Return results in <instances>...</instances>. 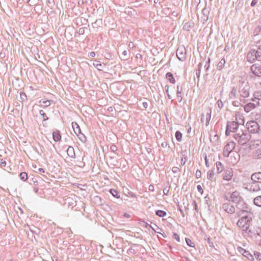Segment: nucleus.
<instances>
[{
	"instance_id": "f257e3e1",
	"label": "nucleus",
	"mask_w": 261,
	"mask_h": 261,
	"mask_svg": "<svg viewBox=\"0 0 261 261\" xmlns=\"http://www.w3.org/2000/svg\"><path fill=\"white\" fill-rule=\"evenodd\" d=\"M240 218L238 220L237 224L240 229L244 231L249 230L252 221V214L247 211L241 210L237 213Z\"/></svg>"
},
{
	"instance_id": "f03ea898",
	"label": "nucleus",
	"mask_w": 261,
	"mask_h": 261,
	"mask_svg": "<svg viewBox=\"0 0 261 261\" xmlns=\"http://www.w3.org/2000/svg\"><path fill=\"white\" fill-rule=\"evenodd\" d=\"M246 126L248 130L252 134H255L259 132V126L255 121H250L247 123Z\"/></svg>"
},
{
	"instance_id": "7ed1b4c3",
	"label": "nucleus",
	"mask_w": 261,
	"mask_h": 261,
	"mask_svg": "<svg viewBox=\"0 0 261 261\" xmlns=\"http://www.w3.org/2000/svg\"><path fill=\"white\" fill-rule=\"evenodd\" d=\"M235 143L233 142H228L224 147L223 150V154L224 156H227L229 153L234 149Z\"/></svg>"
},
{
	"instance_id": "20e7f679",
	"label": "nucleus",
	"mask_w": 261,
	"mask_h": 261,
	"mask_svg": "<svg viewBox=\"0 0 261 261\" xmlns=\"http://www.w3.org/2000/svg\"><path fill=\"white\" fill-rule=\"evenodd\" d=\"M186 50L183 47H179L176 51V56L180 61H184L186 58Z\"/></svg>"
},
{
	"instance_id": "39448f33",
	"label": "nucleus",
	"mask_w": 261,
	"mask_h": 261,
	"mask_svg": "<svg viewBox=\"0 0 261 261\" xmlns=\"http://www.w3.org/2000/svg\"><path fill=\"white\" fill-rule=\"evenodd\" d=\"M233 175V174L232 169H227L224 171L222 177L224 180L229 181L232 179Z\"/></svg>"
},
{
	"instance_id": "423d86ee",
	"label": "nucleus",
	"mask_w": 261,
	"mask_h": 261,
	"mask_svg": "<svg viewBox=\"0 0 261 261\" xmlns=\"http://www.w3.org/2000/svg\"><path fill=\"white\" fill-rule=\"evenodd\" d=\"M257 58H258V57L255 50H252L248 54L247 60L251 63L254 62Z\"/></svg>"
},
{
	"instance_id": "0eeeda50",
	"label": "nucleus",
	"mask_w": 261,
	"mask_h": 261,
	"mask_svg": "<svg viewBox=\"0 0 261 261\" xmlns=\"http://www.w3.org/2000/svg\"><path fill=\"white\" fill-rule=\"evenodd\" d=\"M237 128V124L234 122H232L227 126L226 130V135L228 136L230 135V132H234V129Z\"/></svg>"
},
{
	"instance_id": "6e6552de",
	"label": "nucleus",
	"mask_w": 261,
	"mask_h": 261,
	"mask_svg": "<svg viewBox=\"0 0 261 261\" xmlns=\"http://www.w3.org/2000/svg\"><path fill=\"white\" fill-rule=\"evenodd\" d=\"M71 124L74 133L80 139L82 140V139L79 137L80 135L81 134V130L80 126L76 122H72Z\"/></svg>"
},
{
	"instance_id": "1a4fd4ad",
	"label": "nucleus",
	"mask_w": 261,
	"mask_h": 261,
	"mask_svg": "<svg viewBox=\"0 0 261 261\" xmlns=\"http://www.w3.org/2000/svg\"><path fill=\"white\" fill-rule=\"evenodd\" d=\"M223 208L228 213L232 214L235 211L233 206L228 203H225L223 206Z\"/></svg>"
},
{
	"instance_id": "9d476101",
	"label": "nucleus",
	"mask_w": 261,
	"mask_h": 261,
	"mask_svg": "<svg viewBox=\"0 0 261 261\" xmlns=\"http://www.w3.org/2000/svg\"><path fill=\"white\" fill-rule=\"evenodd\" d=\"M251 180L255 182L261 183V172H256L251 176Z\"/></svg>"
},
{
	"instance_id": "9b49d317",
	"label": "nucleus",
	"mask_w": 261,
	"mask_h": 261,
	"mask_svg": "<svg viewBox=\"0 0 261 261\" xmlns=\"http://www.w3.org/2000/svg\"><path fill=\"white\" fill-rule=\"evenodd\" d=\"M243 252L242 253V255L247 258V259L250 261H254V257L253 255V254H251L249 251L242 249Z\"/></svg>"
},
{
	"instance_id": "f8f14e48",
	"label": "nucleus",
	"mask_w": 261,
	"mask_h": 261,
	"mask_svg": "<svg viewBox=\"0 0 261 261\" xmlns=\"http://www.w3.org/2000/svg\"><path fill=\"white\" fill-rule=\"evenodd\" d=\"M53 137L55 141L58 142L61 140V135L59 130H56L53 132Z\"/></svg>"
},
{
	"instance_id": "ddd939ff",
	"label": "nucleus",
	"mask_w": 261,
	"mask_h": 261,
	"mask_svg": "<svg viewBox=\"0 0 261 261\" xmlns=\"http://www.w3.org/2000/svg\"><path fill=\"white\" fill-rule=\"evenodd\" d=\"M67 154L71 158H75V154L73 147L69 146L67 149Z\"/></svg>"
},
{
	"instance_id": "4468645a",
	"label": "nucleus",
	"mask_w": 261,
	"mask_h": 261,
	"mask_svg": "<svg viewBox=\"0 0 261 261\" xmlns=\"http://www.w3.org/2000/svg\"><path fill=\"white\" fill-rule=\"evenodd\" d=\"M231 200L233 201H238L240 199L239 193L238 192H233L230 196Z\"/></svg>"
},
{
	"instance_id": "2eb2a0df",
	"label": "nucleus",
	"mask_w": 261,
	"mask_h": 261,
	"mask_svg": "<svg viewBox=\"0 0 261 261\" xmlns=\"http://www.w3.org/2000/svg\"><path fill=\"white\" fill-rule=\"evenodd\" d=\"M166 78L172 84H175L176 82V80L173 75V74L171 72H168L166 74Z\"/></svg>"
},
{
	"instance_id": "dca6fc26",
	"label": "nucleus",
	"mask_w": 261,
	"mask_h": 261,
	"mask_svg": "<svg viewBox=\"0 0 261 261\" xmlns=\"http://www.w3.org/2000/svg\"><path fill=\"white\" fill-rule=\"evenodd\" d=\"M93 64L98 70L101 71L102 70L103 65L99 61H96Z\"/></svg>"
},
{
	"instance_id": "f3484780",
	"label": "nucleus",
	"mask_w": 261,
	"mask_h": 261,
	"mask_svg": "<svg viewBox=\"0 0 261 261\" xmlns=\"http://www.w3.org/2000/svg\"><path fill=\"white\" fill-rule=\"evenodd\" d=\"M110 193L115 197L117 199L120 198V195L119 194V192L115 189H111L110 191Z\"/></svg>"
},
{
	"instance_id": "a211bd4d",
	"label": "nucleus",
	"mask_w": 261,
	"mask_h": 261,
	"mask_svg": "<svg viewBox=\"0 0 261 261\" xmlns=\"http://www.w3.org/2000/svg\"><path fill=\"white\" fill-rule=\"evenodd\" d=\"M254 203L258 206H261V196H258L254 198Z\"/></svg>"
},
{
	"instance_id": "6ab92c4d",
	"label": "nucleus",
	"mask_w": 261,
	"mask_h": 261,
	"mask_svg": "<svg viewBox=\"0 0 261 261\" xmlns=\"http://www.w3.org/2000/svg\"><path fill=\"white\" fill-rule=\"evenodd\" d=\"M216 167H217V172L218 173H220V172H221V171H222V169H223L222 164L221 162H217L216 163Z\"/></svg>"
},
{
	"instance_id": "aec40b11",
	"label": "nucleus",
	"mask_w": 261,
	"mask_h": 261,
	"mask_svg": "<svg viewBox=\"0 0 261 261\" xmlns=\"http://www.w3.org/2000/svg\"><path fill=\"white\" fill-rule=\"evenodd\" d=\"M253 255L254 259L255 258L257 261H261V253L258 251H254Z\"/></svg>"
},
{
	"instance_id": "412c9836",
	"label": "nucleus",
	"mask_w": 261,
	"mask_h": 261,
	"mask_svg": "<svg viewBox=\"0 0 261 261\" xmlns=\"http://www.w3.org/2000/svg\"><path fill=\"white\" fill-rule=\"evenodd\" d=\"M175 138L178 142H181L182 138V134L179 131H176L175 133Z\"/></svg>"
},
{
	"instance_id": "4be33fe9",
	"label": "nucleus",
	"mask_w": 261,
	"mask_h": 261,
	"mask_svg": "<svg viewBox=\"0 0 261 261\" xmlns=\"http://www.w3.org/2000/svg\"><path fill=\"white\" fill-rule=\"evenodd\" d=\"M19 177L23 181H26L28 178V174L25 172L20 173L19 174Z\"/></svg>"
},
{
	"instance_id": "5701e85b",
	"label": "nucleus",
	"mask_w": 261,
	"mask_h": 261,
	"mask_svg": "<svg viewBox=\"0 0 261 261\" xmlns=\"http://www.w3.org/2000/svg\"><path fill=\"white\" fill-rule=\"evenodd\" d=\"M253 105L252 103H249L245 106L244 110L246 112H249L251 109H253Z\"/></svg>"
},
{
	"instance_id": "b1692460",
	"label": "nucleus",
	"mask_w": 261,
	"mask_h": 261,
	"mask_svg": "<svg viewBox=\"0 0 261 261\" xmlns=\"http://www.w3.org/2000/svg\"><path fill=\"white\" fill-rule=\"evenodd\" d=\"M39 103L41 104H42V106H43V107H48L50 105V101L48 100H41L39 101Z\"/></svg>"
},
{
	"instance_id": "393cba45",
	"label": "nucleus",
	"mask_w": 261,
	"mask_h": 261,
	"mask_svg": "<svg viewBox=\"0 0 261 261\" xmlns=\"http://www.w3.org/2000/svg\"><path fill=\"white\" fill-rule=\"evenodd\" d=\"M156 214L160 217H163L166 215V213L164 211L158 210L156 212Z\"/></svg>"
},
{
	"instance_id": "a878e982",
	"label": "nucleus",
	"mask_w": 261,
	"mask_h": 261,
	"mask_svg": "<svg viewBox=\"0 0 261 261\" xmlns=\"http://www.w3.org/2000/svg\"><path fill=\"white\" fill-rule=\"evenodd\" d=\"M214 176V172L213 171L210 170L207 173V178L212 180Z\"/></svg>"
},
{
	"instance_id": "bb28decb",
	"label": "nucleus",
	"mask_w": 261,
	"mask_h": 261,
	"mask_svg": "<svg viewBox=\"0 0 261 261\" xmlns=\"http://www.w3.org/2000/svg\"><path fill=\"white\" fill-rule=\"evenodd\" d=\"M186 241L188 246L192 247H195V243L193 241H192L190 239H186Z\"/></svg>"
},
{
	"instance_id": "cd10ccee",
	"label": "nucleus",
	"mask_w": 261,
	"mask_h": 261,
	"mask_svg": "<svg viewBox=\"0 0 261 261\" xmlns=\"http://www.w3.org/2000/svg\"><path fill=\"white\" fill-rule=\"evenodd\" d=\"M39 113L42 116V118L43 120H46L48 119V117H47L46 114L43 112V110H40L39 111Z\"/></svg>"
},
{
	"instance_id": "c85d7f7f",
	"label": "nucleus",
	"mask_w": 261,
	"mask_h": 261,
	"mask_svg": "<svg viewBox=\"0 0 261 261\" xmlns=\"http://www.w3.org/2000/svg\"><path fill=\"white\" fill-rule=\"evenodd\" d=\"M201 175H202V174H201L200 170H197L196 171V173H195L196 177L197 178H200L201 177Z\"/></svg>"
},
{
	"instance_id": "c756f323",
	"label": "nucleus",
	"mask_w": 261,
	"mask_h": 261,
	"mask_svg": "<svg viewBox=\"0 0 261 261\" xmlns=\"http://www.w3.org/2000/svg\"><path fill=\"white\" fill-rule=\"evenodd\" d=\"M256 53L257 55L258 58H261V45L258 48L257 50L256 51Z\"/></svg>"
},
{
	"instance_id": "7c9ffc66",
	"label": "nucleus",
	"mask_w": 261,
	"mask_h": 261,
	"mask_svg": "<svg viewBox=\"0 0 261 261\" xmlns=\"http://www.w3.org/2000/svg\"><path fill=\"white\" fill-rule=\"evenodd\" d=\"M172 171L174 173H177L180 171V169L178 167H174L172 169Z\"/></svg>"
},
{
	"instance_id": "2f4dec72",
	"label": "nucleus",
	"mask_w": 261,
	"mask_h": 261,
	"mask_svg": "<svg viewBox=\"0 0 261 261\" xmlns=\"http://www.w3.org/2000/svg\"><path fill=\"white\" fill-rule=\"evenodd\" d=\"M197 189H198V192H199L201 194H203V189H202V187H201L200 185H198V186H197Z\"/></svg>"
},
{
	"instance_id": "473e14b6",
	"label": "nucleus",
	"mask_w": 261,
	"mask_h": 261,
	"mask_svg": "<svg viewBox=\"0 0 261 261\" xmlns=\"http://www.w3.org/2000/svg\"><path fill=\"white\" fill-rule=\"evenodd\" d=\"M204 160H205V165L208 168L210 167V164H209V163H208V161L206 156H205Z\"/></svg>"
},
{
	"instance_id": "72a5a7b5",
	"label": "nucleus",
	"mask_w": 261,
	"mask_h": 261,
	"mask_svg": "<svg viewBox=\"0 0 261 261\" xmlns=\"http://www.w3.org/2000/svg\"><path fill=\"white\" fill-rule=\"evenodd\" d=\"M258 0H252L251 5L252 7L254 6L257 3Z\"/></svg>"
},
{
	"instance_id": "f704fd0d",
	"label": "nucleus",
	"mask_w": 261,
	"mask_h": 261,
	"mask_svg": "<svg viewBox=\"0 0 261 261\" xmlns=\"http://www.w3.org/2000/svg\"><path fill=\"white\" fill-rule=\"evenodd\" d=\"M148 189L150 191H153L154 190V188L153 185H150V186H149Z\"/></svg>"
},
{
	"instance_id": "c9c22d12",
	"label": "nucleus",
	"mask_w": 261,
	"mask_h": 261,
	"mask_svg": "<svg viewBox=\"0 0 261 261\" xmlns=\"http://www.w3.org/2000/svg\"><path fill=\"white\" fill-rule=\"evenodd\" d=\"M39 172L40 174L44 173L45 172L43 168H39L38 169Z\"/></svg>"
},
{
	"instance_id": "e433bc0d",
	"label": "nucleus",
	"mask_w": 261,
	"mask_h": 261,
	"mask_svg": "<svg viewBox=\"0 0 261 261\" xmlns=\"http://www.w3.org/2000/svg\"><path fill=\"white\" fill-rule=\"evenodd\" d=\"M124 216L125 218H129L130 217V215L129 214H128V213H125L124 214Z\"/></svg>"
},
{
	"instance_id": "4c0bfd02",
	"label": "nucleus",
	"mask_w": 261,
	"mask_h": 261,
	"mask_svg": "<svg viewBox=\"0 0 261 261\" xmlns=\"http://www.w3.org/2000/svg\"><path fill=\"white\" fill-rule=\"evenodd\" d=\"M90 56L92 57H94L95 56V53L94 51H92L90 53Z\"/></svg>"
},
{
	"instance_id": "58836bf2",
	"label": "nucleus",
	"mask_w": 261,
	"mask_h": 261,
	"mask_svg": "<svg viewBox=\"0 0 261 261\" xmlns=\"http://www.w3.org/2000/svg\"><path fill=\"white\" fill-rule=\"evenodd\" d=\"M255 68H256V66H255V65H253L251 67V69L254 72H255L254 69H255Z\"/></svg>"
},
{
	"instance_id": "ea45409f",
	"label": "nucleus",
	"mask_w": 261,
	"mask_h": 261,
	"mask_svg": "<svg viewBox=\"0 0 261 261\" xmlns=\"http://www.w3.org/2000/svg\"><path fill=\"white\" fill-rule=\"evenodd\" d=\"M111 149L113 151H114L115 149H116V146H113L111 147Z\"/></svg>"
},
{
	"instance_id": "a19ab883",
	"label": "nucleus",
	"mask_w": 261,
	"mask_h": 261,
	"mask_svg": "<svg viewBox=\"0 0 261 261\" xmlns=\"http://www.w3.org/2000/svg\"><path fill=\"white\" fill-rule=\"evenodd\" d=\"M258 234L261 236V228L259 229Z\"/></svg>"
},
{
	"instance_id": "79ce46f5",
	"label": "nucleus",
	"mask_w": 261,
	"mask_h": 261,
	"mask_svg": "<svg viewBox=\"0 0 261 261\" xmlns=\"http://www.w3.org/2000/svg\"><path fill=\"white\" fill-rule=\"evenodd\" d=\"M242 144H244L245 143V142H243V141H239Z\"/></svg>"
},
{
	"instance_id": "37998d69",
	"label": "nucleus",
	"mask_w": 261,
	"mask_h": 261,
	"mask_svg": "<svg viewBox=\"0 0 261 261\" xmlns=\"http://www.w3.org/2000/svg\"><path fill=\"white\" fill-rule=\"evenodd\" d=\"M178 99H179V101H180L181 100V98H179Z\"/></svg>"
},
{
	"instance_id": "c03bdc74",
	"label": "nucleus",
	"mask_w": 261,
	"mask_h": 261,
	"mask_svg": "<svg viewBox=\"0 0 261 261\" xmlns=\"http://www.w3.org/2000/svg\"><path fill=\"white\" fill-rule=\"evenodd\" d=\"M84 141H85L86 139V138L84 136Z\"/></svg>"
},
{
	"instance_id": "a18cd8bd",
	"label": "nucleus",
	"mask_w": 261,
	"mask_h": 261,
	"mask_svg": "<svg viewBox=\"0 0 261 261\" xmlns=\"http://www.w3.org/2000/svg\"><path fill=\"white\" fill-rule=\"evenodd\" d=\"M260 218H261V214H260Z\"/></svg>"
}]
</instances>
